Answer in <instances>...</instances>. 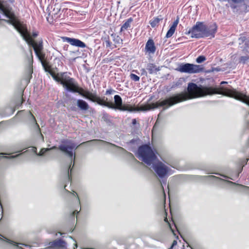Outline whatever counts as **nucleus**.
Here are the masks:
<instances>
[{
	"instance_id": "22",
	"label": "nucleus",
	"mask_w": 249,
	"mask_h": 249,
	"mask_svg": "<svg viewBox=\"0 0 249 249\" xmlns=\"http://www.w3.org/2000/svg\"><path fill=\"white\" fill-rule=\"evenodd\" d=\"M132 19L129 18L127 19L126 21H125L124 24L123 25L121 28V31H123L125 30H126L129 26L131 22H132Z\"/></svg>"
},
{
	"instance_id": "39",
	"label": "nucleus",
	"mask_w": 249,
	"mask_h": 249,
	"mask_svg": "<svg viewBox=\"0 0 249 249\" xmlns=\"http://www.w3.org/2000/svg\"><path fill=\"white\" fill-rule=\"evenodd\" d=\"M41 138H42V141H44V138H43V136H42V134H41Z\"/></svg>"
},
{
	"instance_id": "13",
	"label": "nucleus",
	"mask_w": 249,
	"mask_h": 249,
	"mask_svg": "<svg viewBox=\"0 0 249 249\" xmlns=\"http://www.w3.org/2000/svg\"><path fill=\"white\" fill-rule=\"evenodd\" d=\"M145 49L149 53H154L156 51V47L154 41L149 39L146 43Z\"/></svg>"
},
{
	"instance_id": "32",
	"label": "nucleus",
	"mask_w": 249,
	"mask_h": 249,
	"mask_svg": "<svg viewBox=\"0 0 249 249\" xmlns=\"http://www.w3.org/2000/svg\"><path fill=\"white\" fill-rule=\"evenodd\" d=\"M233 2L235 3H239L241 2L243 0H231Z\"/></svg>"
},
{
	"instance_id": "34",
	"label": "nucleus",
	"mask_w": 249,
	"mask_h": 249,
	"mask_svg": "<svg viewBox=\"0 0 249 249\" xmlns=\"http://www.w3.org/2000/svg\"><path fill=\"white\" fill-rule=\"evenodd\" d=\"M241 60L242 61H245L246 60V57H242L241 58Z\"/></svg>"
},
{
	"instance_id": "7",
	"label": "nucleus",
	"mask_w": 249,
	"mask_h": 249,
	"mask_svg": "<svg viewBox=\"0 0 249 249\" xmlns=\"http://www.w3.org/2000/svg\"><path fill=\"white\" fill-rule=\"evenodd\" d=\"M53 79L60 83L67 90L77 92L79 91L78 85L76 81L72 78L67 76L65 73L58 74V77L53 76Z\"/></svg>"
},
{
	"instance_id": "27",
	"label": "nucleus",
	"mask_w": 249,
	"mask_h": 249,
	"mask_svg": "<svg viewBox=\"0 0 249 249\" xmlns=\"http://www.w3.org/2000/svg\"><path fill=\"white\" fill-rule=\"evenodd\" d=\"M206 178L208 179L216 180L217 179V178L214 176H208L206 177Z\"/></svg>"
},
{
	"instance_id": "47",
	"label": "nucleus",
	"mask_w": 249,
	"mask_h": 249,
	"mask_svg": "<svg viewBox=\"0 0 249 249\" xmlns=\"http://www.w3.org/2000/svg\"><path fill=\"white\" fill-rule=\"evenodd\" d=\"M74 193H75V192H74V193H73V195H74ZM75 194H76V193H75Z\"/></svg>"
},
{
	"instance_id": "38",
	"label": "nucleus",
	"mask_w": 249,
	"mask_h": 249,
	"mask_svg": "<svg viewBox=\"0 0 249 249\" xmlns=\"http://www.w3.org/2000/svg\"><path fill=\"white\" fill-rule=\"evenodd\" d=\"M30 51L31 55L32 57H33V56H32V50H31V49H30Z\"/></svg>"
},
{
	"instance_id": "10",
	"label": "nucleus",
	"mask_w": 249,
	"mask_h": 249,
	"mask_svg": "<svg viewBox=\"0 0 249 249\" xmlns=\"http://www.w3.org/2000/svg\"><path fill=\"white\" fill-rule=\"evenodd\" d=\"M91 142H102V143H104L105 144L107 145H108L110 148L112 149H114L115 150H116L119 152H125V153H127V154L129 155V156L130 157H133V155L132 154L130 153H127L124 148L121 147H119V146H117L113 144H112V143H108V142H104V141H97V140H92V141H91Z\"/></svg>"
},
{
	"instance_id": "21",
	"label": "nucleus",
	"mask_w": 249,
	"mask_h": 249,
	"mask_svg": "<svg viewBox=\"0 0 249 249\" xmlns=\"http://www.w3.org/2000/svg\"><path fill=\"white\" fill-rule=\"evenodd\" d=\"M162 19V18L161 17L155 18L150 21L149 23L153 28H154L159 24L160 21Z\"/></svg>"
},
{
	"instance_id": "42",
	"label": "nucleus",
	"mask_w": 249,
	"mask_h": 249,
	"mask_svg": "<svg viewBox=\"0 0 249 249\" xmlns=\"http://www.w3.org/2000/svg\"><path fill=\"white\" fill-rule=\"evenodd\" d=\"M77 199H78V201L79 203H80V200H79V198L78 197H77Z\"/></svg>"
},
{
	"instance_id": "3",
	"label": "nucleus",
	"mask_w": 249,
	"mask_h": 249,
	"mask_svg": "<svg viewBox=\"0 0 249 249\" xmlns=\"http://www.w3.org/2000/svg\"><path fill=\"white\" fill-rule=\"evenodd\" d=\"M138 158L148 166H152L160 178H163L171 174L168 167L157 160L154 152L150 146L144 145L139 147L138 151Z\"/></svg>"
},
{
	"instance_id": "8",
	"label": "nucleus",
	"mask_w": 249,
	"mask_h": 249,
	"mask_svg": "<svg viewBox=\"0 0 249 249\" xmlns=\"http://www.w3.org/2000/svg\"><path fill=\"white\" fill-rule=\"evenodd\" d=\"M176 70L180 72L196 73L202 71L203 68L200 65L190 63H182L178 66Z\"/></svg>"
},
{
	"instance_id": "16",
	"label": "nucleus",
	"mask_w": 249,
	"mask_h": 249,
	"mask_svg": "<svg viewBox=\"0 0 249 249\" xmlns=\"http://www.w3.org/2000/svg\"><path fill=\"white\" fill-rule=\"evenodd\" d=\"M41 61H42V60ZM42 64L45 71L46 72H49L53 78L54 76L55 77H58V74H60V73L55 74V72L51 69L50 66L45 62H42Z\"/></svg>"
},
{
	"instance_id": "12",
	"label": "nucleus",
	"mask_w": 249,
	"mask_h": 249,
	"mask_svg": "<svg viewBox=\"0 0 249 249\" xmlns=\"http://www.w3.org/2000/svg\"><path fill=\"white\" fill-rule=\"evenodd\" d=\"M77 92L81 96L92 101V102L96 96L95 94L92 93L89 91H85L80 88L79 89V91H77Z\"/></svg>"
},
{
	"instance_id": "9",
	"label": "nucleus",
	"mask_w": 249,
	"mask_h": 249,
	"mask_svg": "<svg viewBox=\"0 0 249 249\" xmlns=\"http://www.w3.org/2000/svg\"><path fill=\"white\" fill-rule=\"evenodd\" d=\"M64 40L70 43L71 45L80 48H85L86 47V44L81 40L68 37H65L64 38Z\"/></svg>"
},
{
	"instance_id": "24",
	"label": "nucleus",
	"mask_w": 249,
	"mask_h": 249,
	"mask_svg": "<svg viewBox=\"0 0 249 249\" xmlns=\"http://www.w3.org/2000/svg\"><path fill=\"white\" fill-rule=\"evenodd\" d=\"M5 239H6V241L7 242H8V243H10V244H11L13 245V246H16V247H18V244H21V245H24V246H27V245H25V244H20V243H17V242H14V241H13L10 240H9V239H7V238H5Z\"/></svg>"
},
{
	"instance_id": "29",
	"label": "nucleus",
	"mask_w": 249,
	"mask_h": 249,
	"mask_svg": "<svg viewBox=\"0 0 249 249\" xmlns=\"http://www.w3.org/2000/svg\"><path fill=\"white\" fill-rule=\"evenodd\" d=\"M29 35L31 36V38L33 39L32 38H36L38 36V33L34 32L32 34V35H31L30 34H29Z\"/></svg>"
},
{
	"instance_id": "37",
	"label": "nucleus",
	"mask_w": 249,
	"mask_h": 249,
	"mask_svg": "<svg viewBox=\"0 0 249 249\" xmlns=\"http://www.w3.org/2000/svg\"><path fill=\"white\" fill-rule=\"evenodd\" d=\"M244 188H245L246 190H249V187H247V186H244L243 187Z\"/></svg>"
},
{
	"instance_id": "14",
	"label": "nucleus",
	"mask_w": 249,
	"mask_h": 249,
	"mask_svg": "<svg viewBox=\"0 0 249 249\" xmlns=\"http://www.w3.org/2000/svg\"><path fill=\"white\" fill-rule=\"evenodd\" d=\"M107 98L106 100H104V99H102L99 97H98L97 95L95 98L93 102H97L99 105L101 106H105L108 107H113V105L109 103V102H107Z\"/></svg>"
},
{
	"instance_id": "11",
	"label": "nucleus",
	"mask_w": 249,
	"mask_h": 249,
	"mask_svg": "<svg viewBox=\"0 0 249 249\" xmlns=\"http://www.w3.org/2000/svg\"><path fill=\"white\" fill-rule=\"evenodd\" d=\"M77 92L81 96L92 101V102L96 96L95 94L92 93L89 91H85L80 88L79 89V91H77Z\"/></svg>"
},
{
	"instance_id": "1",
	"label": "nucleus",
	"mask_w": 249,
	"mask_h": 249,
	"mask_svg": "<svg viewBox=\"0 0 249 249\" xmlns=\"http://www.w3.org/2000/svg\"><path fill=\"white\" fill-rule=\"evenodd\" d=\"M188 93L182 92L175 96L171 97L161 101H158L154 103L147 104L142 105L140 107H132L130 105H123L121 97L116 95L114 97L115 104L109 102L113 105V109H117L121 111H146L163 107L164 109L172 106L177 103L193 98H198L208 95L211 93L212 89L210 87L198 86L195 83H189L187 87Z\"/></svg>"
},
{
	"instance_id": "20",
	"label": "nucleus",
	"mask_w": 249,
	"mask_h": 249,
	"mask_svg": "<svg viewBox=\"0 0 249 249\" xmlns=\"http://www.w3.org/2000/svg\"><path fill=\"white\" fill-rule=\"evenodd\" d=\"M66 243L62 240H57L51 243V247H64Z\"/></svg>"
},
{
	"instance_id": "6",
	"label": "nucleus",
	"mask_w": 249,
	"mask_h": 249,
	"mask_svg": "<svg viewBox=\"0 0 249 249\" xmlns=\"http://www.w3.org/2000/svg\"><path fill=\"white\" fill-rule=\"evenodd\" d=\"M210 88L212 89V93L208 94V95H211L214 94H222L225 96L234 98L249 106V97L242 93L237 91L235 89H230L221 87L217 88Z\"/></svg>"
},
{
	"instance_id": "36",
	"label": "nucleus",
	"mask_w": 249,
	"mask_h": 249,
	"mask_svg": "<svg viewBox=\"0 0 249 249\" xmlns=\"http://www.w3.org/2000/svg\"><path fill=\"white\" fill-rule=\"evenodd\" d=\"M78 213V212H77V211H75L73 212V214L74 215L75 214H77Z\"/></svg>"
},
{
	"instance_id": "30",
	"label": "nucleus",
	"mask_w": 249,
	"mask_h": 249,
	"mask_svg": "<svg viewBox=\"0 0 249 249\" xmlns=\"http://www.w3.org/2000/svg\"><path fill=\"white\" fill-rule=\"evenodd\" d=\"M141 73H142V75H147V72H146V71L145 69H142L141 70Z\"/></svg>"
},
{
	"instance_id": "15",
	"label": "nucleus",
	"mask_w": 249,
	"mask_h": 249,
	"mask_svg": "<svg viewBox=\"0 0 249 249\" xmlns=\"http://www.w3.org/2000/svg\"><path fill=\"white\" fill-rule=\"evenodd\" d=\"M178 22H179L178 18L175 21H174L173 24L170 27L169 30L168 31V32L166 34V37L169 38L173 36V35L175 33V31L177 26L178 23Z\"/></svg>"
},
{
	"instance_id": "48",
	"label": "nucleus",
	"mask_w": 249,
	"mask_h": 249,
	"mask_svg": "<svg viewBox=\"0 0 249 249\" xmlns=\"http://www.w3.org/2000/svg\"><path fill=\"white\" fill-rule=\"evenodd\" d=\"M35 150H36V148H35Z\"/></svg>"
},
{
	"instance_id": "31",
	"label": "nucleus",
	"mask_w": 249,
	"mask_h": 249,
	"mask_svg": "<svg viewBox=\"0 0 249 249\" xmlns=\"http://www.w3.org/2000/svg\"><path fill=\"white\" fill-rule=\"evenodd\" d=\"M177 244V241L176 240H174L173 242V243H172V245L171 246V248H172L174 246H176Z\"/></svg>"
},
{
	"instance_id": "40",
	"label": "nucleus",
	"mask_w": 249,
	"mask_h": 249,
	"mask_svg": "<svg viewBox=\"0 0 249 249\" xmlns=\"http://www.w3.org/2000/svg\"><path fill=\"white\" fill-rule=\"evenodd\" d=\"M31 115L33 117L34 120H35V117L33 116V115L30 113Z\"/></svg>"
},
{
	"instance_id": "25",
	"label": "nucleus",
	"mask_w": 249,
	"mask_h": 249,
	"mask_svg": "<svg viewBox=\"0 0 249 249\" xmlns=\"http://www.w3.org/2000/svg\"><path fill=\"white\" fill-rule=\"evenodd\" d=\"M130 77L132 80L136 82L139 81L140 80V77L137 75L133 73L130 74Z\"/></svg>"
},
{
	"instance_id": "41",
	"label": "nucleus",
	"mask_w": 249,
	"mask_h": 249,
	"mask_svg": "<svg viewBox=\"0 0 249 249\" xmlns=\"http://www.w3.org/2000/svg\"><path fill=\"white\" fill-rule=\"evenodd\" d=\"M227 83V82H224V81H223V82H222L221 83V84H225V83Z\"/></svg>"
},
{
	"instance_id": "23",
	"label": "nucleus",
	"mask_w": 249,
	"mask_h": 249,
	"mask_svg": "<svg viewBox=\"0 0 249 249\" xmlns=\"http://www.w3.org/2000/svg\"><path fill=\"white\" fill-rule=\"evenodd\" d=\"M206 57L203 55L199 56L196 59L197 63H201L206 60Z\"/></svg>"
},
{
	"instance_id": "17",
	"label": "nucleus",
	"mask_w": 249,
	"mask_h": 249,
	"mask_svg": "<svg viewBox=\"0 0 249 249\" xmlns=\"http://www.w3.org/2000/svg\"><path fill=\"white\" fill-rule=\"evenodd\" d=\"M77 106L83 110H87L89 108L88 104L83 100L79 99L77 101Z\"/></svg>"
},
{
	"instance_id": "33",
	"label": "nucleus",
	"mask_w": 249,
	"mask_h": 249,
	"mask_svg": "<svg viewBox=\"0 0 249 249\" xmlns=\"http://www.w3.org/2000/svg\"><path fill=\"white\" fill-rule=\"evenodd\" d=\"M112 90H107L106 91V94H110L112 93Z\"/></svg>"
},
{
	"instance_id": "4",
	"label": "nucleus",
	"mask_w": 249,
	"mask_h": 249,
	"mask_svg": "<svg viewBox=\"0 0 249 249\" xmlns=\"http://www.w3.org/2000/svg\"><path fill=\"white\" fill-rule=\"evenodd\" d=\"M217 30L215 24H213L208 28L203 23L197 22L188 32L192 37L201 38L204 37H213Z\"/></svg>"
},
{
	"instance_id": "26",
	"label": "nucleus",
	"mask_w": 249,
	"mask_h": 249,
	"mask_svg": "<svg viewBox=\"0 0 249 249\" xmlns=\"http://www.w3.org/2000/svg\"><path fill=\"white\" fill-rule=\"evenodd\" d=\"M4 154H3V153L0 154V159H1L2 158H7V159H14V158L17 157L19 155H16L15 156H11L7 157V156H4L3 155Z\"/></svg>"
},
{
	"instance_id": "2",
	"label": "nucleus",
	"mask_w": 249,
	"mask_h": 249,
	"mask_svg": "<svg viewBox=\"0 0 249 249\" xmlns=\"http://www.w3.org/2000/svg\"><path fill=\"white\" fill-rule=\"evenodd\" d=\"M0 11L9 20H4L5 22L14 26L15 29L20 34L21 36L29 46L33 47L35 53L38 59L42 61L44 58L43 41L42 39L34 41L31 38L27 29L26 25L18 21L14 17V14L0 1Z\"/></svg>"
},
{
	"instance_id": "45",
	"label": "nucleus",
	"mask_w": 249,
	"mask_h": 249,
	"mask_svg": "<svg viewBox=\"0 0 249 249\" xmlns=\"http://www.w3.org/2000/svg\"><path fill=\"white\" fill-rule=\"evenodd\" d=\"M82 249H89V248H83Z\"/></svg>"
},
{
	"instance_id": "46",
	"label": "nucleus",
	"mask_w": 249,
	"mask_h": 249,
	"mask_svg": "<svg viewBox=\"0 0 249 249\" xmlns=\"http://www.w3.org/2000/svg\"><path fill=\"white\" fill-rule=\"evenodd\" d=\"M164 220L166 221L167 220V218H166L165 219H164Z\"/></svg>"
},
{
	"instance_id": "18",
	"label": "nucleus",
	"mask_w": 249,
	"mask_h": 249,
	"mask_svg": "<svg viewBox=\"0 0 249 249\" xmlns=\"http://www.w3.org/2000/svg\"><path fill=\"white\" fill-rule=\"evenodd\" d=\"M146 69L148 71L150 74L156 73L157 71L160 70L159 67H157L152 64H148Z\"/></svg>"
},
{
	"instance_id": "28",
	"label": "nucleus",
	"mask_w": 249,
	"mask_h": 249,
	"mask_svg": "<svg viewBox=\"0 0 249 249\" xmlns=\"http://www.w3.org/2000/svg\"><path fill=\"white\" fill-rule=\"evenodd\" d=\"M246 40V37L245 36L241 37L239 38V44H241L243 43L245 40Z\"/></svg>"
},
{
	"instance_id": "43",
	"label": "nucleus",
	"mask_w": 249,
	"mask_h": 249,
	"mask_svg": "<svg viewBox=\"0 0 249 249\" xmlns=\"http://www.w3.org/2000/svg\"><path fill=\"white\" fill-rule=\"evenodd\" d=\"M171 230H172V231L173 233L174 234V235H175V233H174V231H173L171 228Z\"/></svg>"
},
{
	"instance_id": "19",
	"label": "nucleus",
	"mask_w": 249,
	"mask_h": 249,
	"mask_svg": "<svg viewBox=\"0 0 249 249\" xmlns=\"http://www.w3.org/2000/svg\"><path fill=\"white\" fill-rule=\"evenodd\" d=\"M60 11V9L58 6L54 7L53 10L49 13V16L52 17V18L55 19H57L59 16L58 14Z\"/></svg>"
},
{
	"instance_id": "35",
	"label": "nucleus",
	"mask_w": 249,
	"mask_h": 249,
	"mask_svg": "<svg viewBox=\"0 0 249 249\" xmlns=\"http://www.w3.org/2000/svg\"><path fill=\"white\" fill-rule=\"evenodd\" d=\"M136 119H133V120H132V124H136Z\"/></svg>"
},
{
	"instance_id": "5",
	"label": "nucleus",
	"mask_w": 249,
	"mask_h": 249,
	"mask_svg": "<svg viewBox=\"0 0 249 249\" xmlns=\"http://www.w3.org/2000/svg\"><path fill=\"white\" fill-rule=\"evenodd\" d=\"M85 142H83L78 145H76L72 141L70 140H64L62 142L61 144L59 146L58 149L61 152L68 155L70 158L74 156V160L75 158V152L74 151L77 147ZM57 149V147L54 146L50 148H42L38 153H36V155L39 156H43L45 153L51 150Z\"/></svg>"
},
{
	"instance_id": "44",
	"label": "nucleus",
	"mask_w": 249,
	"mask_h": 249,
	"mask_svg": "<svg viewBox=\"0 0 249 249\" xmlns=\"http://www.w3.org/2000/svg\"><path fill=\"white\" fill-rule=\"evenodd\" d=\"M75 246L76 248H77V244H75Z\"/></svg>"
}]
</instances>
